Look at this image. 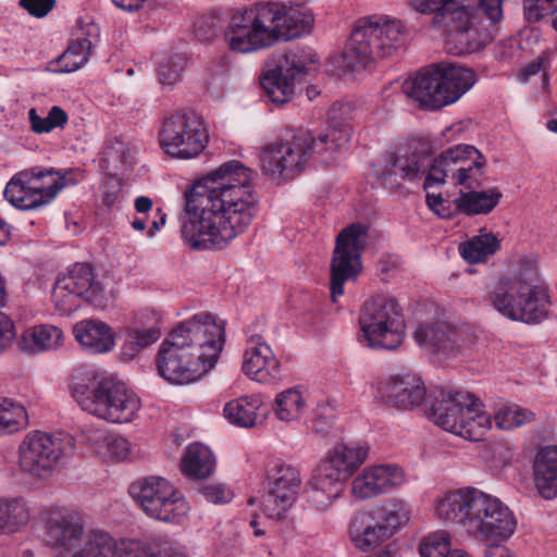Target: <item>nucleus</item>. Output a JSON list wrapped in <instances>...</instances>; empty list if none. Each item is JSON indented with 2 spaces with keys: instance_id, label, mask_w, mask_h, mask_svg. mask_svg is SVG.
I'll use <instances>...</instances> for the list:
<instances>
[{
  "instance_id": "1",
  "label": "nucleus",
  "mask_w": 557,
  "mask_h": 557,
  "mask_svg": "<svg viewBox=\"0 0 557 557\" xmlns=\"http://www.w3.org/2000/svg\"><path fill=\"white\" fill-rule=\"evenodd\" d=\"M255 171L224 162L185 191L182 238L193 249H221L244 233L258 212Z\"/></svg>"
},
{
  "instance_id": "2",
  "label": "nucleus",
  "mask_w": 557,
  "mask_h": 557,
  "mask_svg": "<svg viewBox=\"0 0 557 557\" xmlns=\"http://www.w3.org/2000/svg\"><path fill=\"white\" fill-rule=\"evenodd\" d=\"M224 323L209 312L181 322L159 348V374L173 384L197 381L216 363L223 349Z\"/></svg>"
},
{
  "instance_id": "3",
  "label": "nucleus",
  "mask_w": 557,
  "mask_h": 557,
  "mask_svg": "<svg viewBox=\"0 0 557 557\" xmlns=\"http://www.w3.org/2000/svg\"><path fill=\"white\" fill-rule=\"evenodd\" d=\"M432 24L447 33L446 47L456 55L479 51L495 37L503 20V0H409Z\"/></svg>"
},
{
  "instance_id": "4",
  "label": "nucleus",
  "mask_w": 557,
  "mask_h": 557,
  "mask_svg": "<svg viewBox=\"0 0 557 557\" xmlns=\"http://www.w3.org/2000/svg\"><path fill=\"white\" fill-rule=\"evenodd\" d=\"M436 515L459 524L468 535L484 541H506L517 525L511 510L503 502L473 487L446 494L436 506Z\"/></svg>"
},
{
  "instance_id": "5",
  "label": "nucleus",
  "mask_w": 557,
  "mask_h": 557,
  "mask_svg": "<svg viewBox=\"0 0 557 557\" xmlns=\"http://www.w3.org/2000/svg\"><path fill=\"white\" fill-rule=\"evenodd\" d=\"M349 138L350 127L335 122L318 137L301 133L269 143L260 148L261 170L274 180H292L305 170L313 156L333 153Z\"/></svg>"
},
{
  "instance_id": "6",
  "label": "nucleus",
  "mask_w": 557,
  "mask_h": 557,
  "mask_svg": "<svg viewBox=\"0 0 557 557\" xmlns=\"http://www.w3.org/2000/svg\"><path fill=\"white\" fill-rule=\"evenodd\" d=\"M536 282L535 263L520 258L508 273L495 282L486 300L509 320L539 323L547 314L548 296Z\"/></svg>"
},
{
  "instance_id": "7",
  "label": "nucleus",
  "mask_w": 557,
  "mask_h": 557,
  "mask_svg": "<svg viewBox=\"0 0 557 557\" xmlns=\"http://www.w3.org/2000/svg\"><path fill=\"white\" fill-rule=\"evenodd\" d=\"M71 393L83 410L112 423L131 422L140 408L139 398L124 383L97 381L86 369L74 372Z\"/></svg>"
},
{
  "instance_id": "8",
  "label": "nucleus",
  "mask_w": 557,
  "mask_h": 557,
  "mask_svg": "<svg viewBox=\"0 0 557 557\" xmlns=\"http://www.w3.org/2000/svg\"><path fill=\"white\" fill-rule=\"evenodd\" d=\"M404 45V26L400 21L383 15L359 18L343 53L346 67L363 70L375 59L386 58Z\"/></svg>"
},
{
  "instance_id": "9",
  "label": "nucleus",
  "mask_w": 557,
  "mask_h": 557,
  "mask_svg": "<svg viewBox=\"0 0 557 557\" xmlns=\"http://www.w3.org/2000/svg\"><path fill=\"white\" fill-rule=\"evenodd\" d=\"M474 82L475 75L472 71L454 64L440 63L406 79L403 89L420 106L437 110L459 100Z\"/></svg>"
},
{
  "instance_id": "10",
  "label": "nucleus",
  "mask_w": 557,
  "mask_h": 557,
  "mask_svg": "<svg viewBox=\"0 0 557 557\" xmlns=\"http://www.w3.org/2000/svg\"><path fill=\"white\" fill-rule=\"evenodd\" d=\"M47 541L59 557H111L114 539L106 531H84L82 517L73 511L51 515L46 523Z\"/></svg>"
},
{
  "instance_id": "11",
  "label": "nucleus",
  "mask_w": 557,
  "mask_h": 557,
  "mask_svg": "<svg viewBox=\"0 0 557 557\" xmlns=\"http://www.w3.org/2000/svg\"><path fill=\"white\" fill-rule=\"evenodd\" d=\"M362 337L375 349L393 350L405 338V320L396 299L375 296L364 301L359 315Z\"/></svg>"
},
{
  "instance_id": "12",
  "label": "nucleus",
  "mask_w": 557,
  "mask_h": 557,
  "mask_svg": "<svg viewBox=\"0 0 557 557\" xmlns=\"http://www.w3.org/2000/svg\"><path fill=\"white\" fill-rule=\"evenodd\" d=\"M486 159L471 145H457L442 152L430 166L424 189L442 185L447 180L466 189H476L483 184Z\"/></svg>"
},
{
  "instance_id": "13",
  "label": "nucleus",
  "mask_w": 557,
  "mask_h": 557,
  "mask_svg": "<svg viewBox=\"0 0 557 557\" xmlns=\"http://www.w3.org/2000/svg\"><path fill=\"white\" fill-rule=\"evenodd\" d=\"M74 449V438L69 434L34 431L18 446V468L35 479L47 480L62 458L71 456Z\"/></svg>"
},
{
  "instance_id": "14",
  "label": "nucleus",
  "mask_w": 557,
  "mask_h": 557,
  "mask_svg": "<svg viewBox=\"0 0 557 557\" xmlns=\"http://www.w3.org/2000/svg\"><path fill=\"white\" fill-rule=\"evenodd\" d=\"M133 498L151 518L180 523L188 515L189 505L183 495L165 479L149 476L129 487Z\"/></svg>"
},
{
  "instance_id": "15",
  "label": "nucleus",
  "mask_w": 557,
  "mask_h": 557,
  "mask_svg": "<svg viewBox=\"0 0 557 557\" xmlns=\"http://www.w3.org/2000/svg\"><path fill=\"white\" fill-rule=\"evenodd\" d=\"M368 226L352 223L343 228L336 238L331 261V299L336 304L344 295V284L355 281L362 270L361 255L368 243Z\"/></svg>"
},
{
  "instance_id": "16",
  "label": "nucleus",
  "mask_w": 557,
  "mask_h": 557,
  "mask_svg": "<svg viewBox=\"0 0 557 557\" xmlns=\"http://www.w3.org/2000/svg\"><path fill=\"white\" fill-rule=\"evenodd\" d=\"M242 13L258 32L264 34L263 37L270 45L301 36L310 30L313 22L311 16L301 17L298 11L277 2L258 3Z\"/></svg>"
},
{
  "instance_id": "17",
  "label": "nucleus",
  "mask_w": 557,
  "mask_h": 557,
  "mask_svg": "<svg viewBox=\"0 0 557 557\" xmlns=\"http://www.w3.org/2000/svg\"><path fill=\"white\" fill-rule=\"evenodd\" d=\"M48 171H22L15 174L4 189L5 199L15 208L30 210L50 202L71 182L65 176L52 178Z\"/></svg>"
},
{
  "instance_id": "18",
  "label": "nucleus",
  "mask_w": 557,
  "mask_h": 557,
  "mask_svg": "<svg viewBox=\"0 0 557 557\" xmlns=\"http://www.w3.org/2000/svg\"><path fill=\"white\" fill-rule=\"evenodd\" d=\"M209 140L202 121L195 114L177 112L165 119L159 134L161 148L178 159H191L201 153Z\"/></svg>"
},
{
  "instance_id": "19",
  "label": "nucleus",
  "mask_w": 557,
  "mask_h": 557,
  "mask_svg": "<svg viewBox=\"0 0 557 557\" xmlns=\"http://www.w3.org/2000/svg\"><path fill=\"white\" fill-rule=\"evenodd\" d=\"M369 447L362 444H337L314 470V490L335 497L342 484L366 461Z\"/></svg>"
},
{
  "instance_id": "20",
  "label": "nucleus",
  "mask_w": 557,
  "mask_h": 557,
  "mask_svg": "<svg viewBox=\"0 0 557 557\" xmlns=\"http://www.w3.org/2000/svg\"><path fill=\"white\" fill-rule=\"evenodd\" d=\"M429 145L412 139L399 145L394 151L386 152L379 172V180L388 187H399L400 181L420 180L428 166Z\"/></svg>"
},
{
  "instance_id": "21",
  "label": "nucleus",
  "mask_w": 557,
  "mask_h": 557,
  "mask_svg": "<svg viewBox=\"0 0 557 557\" xmlns=\"http://www.w3.org/2000/svg\"><path fill=\"white\" fill-rule=\"evenodd\" d=\"M300 490L301 475L297 468L284 463L271 468L262 497L267 517L276 520L284 518L296 502Z\"/></svg>"
},
{
  "instance_id": "22",
  "label": "nucleus",
  "mask_w": 557,
  "mask_h": 557,
  "mask_svg": "<svg viewBox=\"0 0 557 557\" xmlns=\"http://www.w3.org/2000/svg\"><path fill=\"white\" fill-rule=\"evenodd\" d=\"M314 61L301 52H288L284 60L261 79V85L270 100L277 104L289 101L295 86L310 72Z\"/></svg>"
},
{
  "instance_id": "23",
  "label": "nucleus",
  "mask_w": 557,
  "mask_h": 557,
  "mask_svg": "<svg viewBox=\"0 0 557 557\" xmlns=\"http://www.w3.org/2000/svg\"><path fill=\"white\" fill-rule=\"evenodd\" d=\"M414 338L419 345L429 347L444 359L457 357L473 343L469 327L447 323L420 325L414 332Z\"/></svg>"
},
{
  "instance_id": "24",
  "label": "nucleus",
  "mask_w": 557,
  "mask_h": 557,
  "mask_svg": "<svg viewBox=\"0 0 557 557\" xmlns=\"http://www.w3.org/2000/svg\"><path fill=\"white\" fill-rule=\"evenodd\" d=\"M377 397L398 409H412L426 400L425 386L412 373L392 374L377 382Z\"/></svg>"
},
{
  "instance_id": "25",
  "label": "nucleus",
  "mask_w": 557,
  "mask_h": 557,
  "mask_svg": "<svg viewBox=\"0 0 557 557\" xmlns=\"http://www.w3.org/2000/svg\"><path fill=\"white\" fill-rule=\"evenodd\" d=\"M406 474L397 465L385 463L367 467L352 481L351 491L356 498L370 499L404 485Z\"/></svg>"
},
{
  "instance_id": "26",
  "label": "nucleus",
  "mask_w": 557,
  "mask_h": 557,
  "mask_svg": "<svg viewBox=\"0 0 557 557\" xmlns=\"http://www.w3.org/2000/svg\"><path fill=\"white\" fill-rule=\"evenodd\" d=\"M469 400H471L469 393L434 388L426 398L428 417L443 430L458 435V430L449 428L446 422L459 426Z\"/></svg>"
},
{
  "instance_id": "27",
  "label": "nucleus",
  "mask_w": 557,
  "mask_h": 557,
  "mask_svg": "<svg viewBox=\"0 0 557 557\" xmlns=\"http://www.w3.org/2000/svg\"><path fill=\"white\" fill-rule=\"evenodd\" d=\"M98 26L94 23H88L86 27H82L69 44L66 50L50 61L46 70L55 74H67L81 69L87 63L98 41Z\"/></svg>"
},
{
  "instance_id": "28",
  "label": "nucleus",
  "mask_w": 557,
  "mask_h": 557,
  "mask_svg": "<svg viewBox=\"0 0 557 557\" xmlns=\"http://www.w3.org/2000/svg\"><path fill=\"white\" fill-rule=\"evenodd\" d=\"M243 371L260 383H273L280 377V361L262 336L249 338L244 354Z\"/></svg>"
},
{
  "instance_id": "29",
  "label": "nucleus",
  "mask_w": 557,
  "mask_h": 557,
  "mask_svg": "<svg viewBox=\"0 0 557 557\" xmlns=\"http://www.w3.org/2000/svg\"><path fill=\"white\" fill-rule=\"evenodd\" d=\"M349 532L355 546L364 553L375 549L394 535L374 507L357 512Z\"/></svg>"
},
{
  "instance_id": "30",
  "label": "nucleus",
  "mask_w": 557,
  "mask_h": 557,
  "mask_svg": "<svg viewBox=\"0 0 557 557\" xmlns=\"http://www.w3.org/2000/svg\"><path fill=\"white\" fill-rule=\"evenodd\" d=\"M263 35L252 23L246 21V16L242 12H237L232 16L225 39L232 51L247 53L271 46Z\"/></svg>"
},
{
  "instance_id": "31",
  "label": "nucleus",
  "mask_w": 557,
  "mask_h": 557,
  "mask_svg": "<svg viewBox=\"0 0 557 557\" xmlns=\"http://www.w3.org/2000/svg\"><path fill=\"white\" fill-rule=\"evenodd\" d=\"M263 35L252 23L246 21V16L242 12H237L232 16L225 39L232 51L247 53L271 46Z\"/></svg>"
},
{
  "instance_id": "32",
  "label": "nucleus",
  "mask_w": 557,
  "mask_h": 557,
  "mask_svg": "<svg viewBox=\"0 0 557 557\" xmlns=\"http://www.w3.org/2000/svg\"><path fill=\"white\" fill-rule=\"evenodd\" d=\"M62 282L74 290L82 299L101 307L106 304L102 285L97 281L91 267L87 263H76Z\"/></svg>"
},
{
  "instance_id": "33",
  "label": "nucleus",
  "mask_w": 557,
  "mask_h": 557,
  "mask_svg": "<svg viewBox=\"0 0 557 557\" xmlns=\"http://www.w3.org/2000/svg\"><path fill=\"white\" fill-rule=\"evenodd\" d=\"M534 483L539 494L547 500L557 496V446L542 448L533 462Z\"/></svg>"
},
{
  "instance_id": "34",
  "label": "nucleus",
  "mask_w": 557,
  "mask_h": 557,
  "mask_svg": "<svg viewBox=\"0 0 557 557\" xmlns=\"http://www.w3.org/2000/svg\"><path fill=\"white\" fill-rule=\"evenodd\" d=\"M77 342L90 354H104L114 346L111 327L99 320H84L73 329Z\"/></svg>"
},
{
  "instance_id": "35",
  "label": "nucleus",
  "mask_w": 557,
  "mask_h": 557,
  "mask_svg": "<svg viewBox=\"0 0 557 557\" xmlns=\"http://www.w3.org/2000/svg\"><path fill=\"white\" fill-rule=\"evenodd\" d=\"M460 422L459 426L447 422L446 425L458 430V436L475 442L480 441L492 426L491 416L484 411L482 403L473 395L465 407Z\"/></svg>"
},
{
  "instance_id": "36",
  "label": "nucleus",
  "mask_w": 557,
  "mask_h": 557,
  "mask_svg": "<svg viewBox=\"0 0 557 557\" xmlns=\"http://www.w3.org/2000/svg\"><path fill=\"white\" fill-rule=\"evenodd\" d=\"M63 332L50 324L35 325L25 330L17 342L21 351L35 355L55 349L61 345Z\"/></svg>"
},
{
  "instance_id": "37",
  "label": "nucleus",
  "mask_w": 557,
  "mask_h": 557,
  "mask_svg": "<svg viewBox=\"0 0 557 557\" xmlns=\"http://www.w3.org/2000/svg\"><path fill=\"white\" fill-rule=\"evenodd\" d=\"M262 401L258 396H242L225 404L223 413L227 421L239 428H253L262 422L259 410Z\"/></svg>"
},
{
  "instance_id": "38",
  "label": "nucleus",
  "mask_w": 557,
  "mask_h": 557,
  "mask_svg": "<svg viewBox=\"0 0 557 557\" xmlns=\"http://www.w3.org/2000/svg\"><path fill=\"white\" fill-rule=\"evenodd\" d=\"M469 190L468 193L461 191L454 200L456 208L467 215L490 213L503 197V194L496 187L483 191Z\"/></svg>"
},
{
  "instance_id": "39",
  "label": "nucleus",
  "mask_w": 557,
  "mask_h": 557,
  "mask_svg": "<svg viewBox=\"0 0 557 557\" xmlns=\"http://www.w3.org/2000/svg\"><path fill=\"white\" fill-rule=\"evenodd\" d=\"M215 459L211 450L202 444H191L187 447L181 462L182 472L190 478L205 479L212 474Z\"/></svg>"
},
{
  "instance_id": "40",
  "label": "nucleus",
  "mask_w": 557,
  "mask_h": 557,
  "mask_svg": "<svg viewBox=\"0 0 557 557\" xmlns=\"http://www.w3.org/2000/svg\"><path fill=\"white\" fill-rule=\"evenodd\" d=\"M500 247L499 240L492 233H483L459 245L461 257L469 263H480L487 260Z\"/></svg>"
},
{
  "instance_id": "41",
  "label": "nucleus",
  "mask_w": 557,
  "mask_h": 557,
  "mask_svg": "<svg viewBox=\"0 0 557 557\" xmlns=\"http://www.w3.org/2000/svg\"><path fill=\"white\" fill-rule=\"evenodd\" d=\"M306 410V400L299 388L293 387L276 395L274 413L281 421H297Z\"/></svg>"
},
{
  "instance_id": "42",
  "label": "nucleus",
  "mask_w": 557,
  "mask_h": 557,
  "mask_svg": "<svg viewBox=\"0 0 557 557\" xmlns=\"http://www.w3.org/2000/svg\"><path fill=\"white\" fill-rule=\"evenodd\" d=\"M160 336L161 332L158 326L129 327L126 331L122 356L127 359L134 358L141 350L156 343Z\"/></svg>"
},
{
  "instance_id": "43",
  "label": "nucleus",
  "mask_w": 557,
  "mask_h": 557,
  "mask_svg": "<svg viewBox=\"0 0 557 557\" xmlns=\"http://www.w3.org/2000/svg\"><path fill=\"white\" fill-rule=\"evenodd\" d=\"M89 442L99 454L106 449L104 454L116 460H125L131 455V443L119 434H106L97 430L89 436Z\"/></svg>"
},
{
  "instance_id": "44",
  "label": "nucleus",
  "mask_w": 557,
  "mask_h": 557,
  "mask_svg": "<svg viewBox=\"0 0 557 557\" xmlns=\"http://www.w3.org/2000/svg\"><path fill=\"white\" fill-rule=\"evenodd\" d=\"M28 519V510L23 500H0V533H12Z\"/></svg>"
},
{
  "instance_id": "45",
  "label": "nucleus",
  "mask_w": 557,
  "mask_h": 557,
  "mask_svg": "<svg viewBox=\"0 0 557 557\" xmlns=\"http://www.w3.org/2000/svg\"><path fill=\"white\" fill-rule=\"evenodd\" d=\"M136 148L121 139H113L104 149L103 161L107 162L108 168L119 172H124L129 169L134 162Z\"/></svg>"
},
{
  "instance_id": "46",
  "label": "nucleus",
  "mask_w": 557,
  "mask_h": 557,
  "mask_svg": "<svg viewBox=\"0 0 557 557\" xmlns=\"http://www.w3.org/2000/svg\"><path fill=\"white\" fill-rule=\"evenodd\" d=\"M27 425V413L22 405L0 401V435L17 432Z\"/></svg>"
},
{
  "instance_id": "47",
  "label": "nucleus",
  "mask_w": 557,
  "mask_h": 557,
  "mask_svg": "<svg viewBox=\"0 0 557 557\" xmlns=\"http://www.w3.org/2000/svg\"><path fill=\"white\" fill-rule=\"evenodd\" d=\"M30 129L36 134L49 133L54 128H64L69 121L67 113L58 106H53L46 117L38 115L37 110L32 108L28 111Z\"/></svg>"
},
{
  "instance_id": "48",
  "label": "nucleus",
  "mask_w": 557,
  "mask_h": 557,
  "mask_svg": "<svg viewBox=\"0 0 557 557\" xmlns=\"http://www.w3.org/2000/svg\"><path fill=\"white\" fill-rule=\"evenodd\" d=\"M535 414L520 406H510L499 409L494 417L495 424L499 430H512L532 422Z\"/></svg>"
},
{
  "instance_id": "49",
  "label": "nucleus",
  "mask_w": 557,
  "mask_h": 557,
  "mask_svg": "<svg viewBox=\"0 0 557 557\" xmlns=\"http://www.w3.org/2000/svg\"><path fill=\"white\" fill-rule=\"evenodd\" d=\"M374 509L380 512V516H382L383 521L389 527L393 534H395L399 527L407 523L410 518L409 506L400 499H393L383 506H374Z\"/></svg>"
},
{
  "instance_id": "50",
  "label": "nucleus",
  "mask_w": 557,
  "mask_h": 557,
  "mask_svg": "<svg viewBox=\"0 0 557 557\" xmlns=\"http://www.w3.org/2000/svg\"><path fill=\"white\" fill-rule=\"evenodd\" d=\"M419 552L421 557H449V535L444 531L430 534L422 540Z\"/></svg>"
},
{
  "instance_id": "51",
  "label": "nucleus",
  "mask_w": 557,
  "mask_h": 557,
  "mask_svg": "<svg viewBox=\"0 0 557 557\" xmlns=\"http://www.w3.org/2000/svg\"><path fill=\"white\" fill-rule=\"evenodd\" d=\"M81 299L74 290L65 286L62 280H58L52 290V300L62 314H70L79 308Z\"/></svg>"
},
{
  "instance_id": "52",
  "label": "nucleus",
  "mask_w": 557,
  "mask_h": 557,
  "mask_svg": "<svg viewBox=\"0 0 557 557\" xmlns=\"http://www.w3.org/2000/svg\"><path fill=\"white\" fill-rule=\"evenodd\" d=\"M186 64V58L182 54H173L159 64L160 83L166 86L176 84L182 76Z\"/></svg>"
},
{
  "instance_id": "53",
  "label": "nucleus",
  "mask_w": 557,
  "mask_h": 557,
  "mask_svg": "<svg viewBox=\"0 0 557 557\" xmlns=\"http://www.w3.org/2000/svg\"><path fill=\"white\" fill-rule=\"evenodd\" d=\"M156 554L149 546L140 541L131 539H114V547L111 557H154Z\"/></svg>"
},
{
  "instance_id": "54",
  "label": "nucleus",
  "mask_w": 557,
  "mask_h": 557,
  "mask_svg": "<svg viewBox=\"0 0 557 557\" xmlns=\"http://www.w3.org/2000/svg\"><path fill=\"white\" fill-rule=\"evenodd\" d=\"M524 16L530 23H536L544 16L557 13V0H524Z\"/></svg>"
},
{
  "instance_id": "55",
  "label": "nucleus",
  "mask_w": 557,
  "mask_h": 557,
  "mask_svg": "<svg viewBox=\"0 0 557 557\" xmlns=\"http://www.w3.org/2000/svg\"><path fill=\"white\" fill-rule=\"evenodd\" d=\"M5 302L4 282L0 277V307ZM15 331L13 322L4 314L0 313V352H2L14 339Z\"/></svg>"
},
{
  "instance_id": "56",
  "label": "nucleus",
  "mask_w": 557,
  "mask_h": 557,
  "mask_svg": "<svg viewBox=\"0 0 557 557\" xmlns=\"http://www.w3.org/2000/svg\"><path fill=\"white\" fill-rule=\"evenodd\" d=\"M18 4L35 17L46 16L55 5V0H20Z\"/></svg>"
},
{
  "instance_id": "57",
  "label": "nucleus",
  "mask_w": 557,
  "mask_h": 557,
  "mask_svg": "<svg viewBox=\"0 0 557 557\" xmlns=\"http://www.w3.org/2000/svg\"><path fill=\"white\" fill-rule=\"evenodd\" d=\"M549 67V53L543 52L537 59L533 60L520 70L519 78L525 83L531 76L540 72L547 71Z\"/></svg>"
},
{
  "instance_id": "58",
  "label": "nucleus",
  "mask_w": 557,
  "mask_h": 557,
  "mask_svg": "<svg viewBox=\"0 0 557 557\" xmlns=\"http://www.w3.org/2000/svg\"><path fill=\"white\" fill-rule=\"evenodd\" d=\"M203 496L213 504L226 503L231 499V493L222 485H206L202 487Z\"/></svg>"
},
{
  "instance_id": "59",
  "label": "nucleus",
  "mask_w": 557,
  "mask_h": 557,
  "mask_svg": "<svg viewBox=\"0 0 557 557\" xmlns=\"http://www.w3.org/2000/svg\"><path fill=\"white\" fill-rule=\"evenodd\" d=\"M426 203L429 208L438 214L442 218H446L449 215L445 210V200L442 198L440 194L426 193Z\"/></svg>"
},
{
  "instance_id": "60",
  "label": "nucleus",
  "mask_w": 557,
  "mask_h": 557,
  "mask_svg": "<svg viewBox=\"0 0 557 557\" xmlns=\"http://www.w3.org/2000/svg\"><path fill=\"white\" fill-rule=\"evenodd\" d=\"M113 3L125 10V11H129V12H134V11H137L139 10L146 0H112Z\"/></svg>"
},
{
  "instance_id": "61",
  "label": "nucleus",
  "mask_w": 557,
  "mask_h": 557,
  "mask_svg": "<svg viewBox=\"0 0 557 557\" xmlns=\"http://www.w3.org/2000/svg\"><path fill=\"white\" fill-rule=\"evenodd\" d=\"M485 557H512V554L505 546L491 545L485 549Z\"/></svg>"
},
{
  "instance_id": "62",
  "label": "nucleus",
  "mask_w": 557,
  "mask_h": 557,
  "mask_svg": "<svg viewBox=\"0 0 557 557\" xmlns=\"http://www.w3.org/2000/svg\"><path fill=\"white\" fill-rule=\"evenodd\" d=\"M134 207L137 213H147L152 209V200L146 196L137 197Z\"/></svg>"
},
{
  "instance_id": "63",
  "label": "nucleus",
  "mask_w": 557,
  "mask_h": 557,
  "mask_svg": "<svg viewBox=\"0 0 557 557\" xmlns=\"http://www.w3.org/2000/svg\"><path fill=\"white\" fill-rule=\"evenodd\" d=\"M157 213L159 214V220H154L149 227L147 235L149 237H153L154 234L165 224L166 215L159 208L157 209Z\"/></svg>"
},
{
  "instance_id": "64",
  "label": "nucleus",
  "mask_w": 557,
  "mask_h": 557,
  "mask_svg": "<svg viewBox=\"0 0 557 557\" xmlns=\"http://www.w3.org/2000/svg\"><path fill=\"white\" fill-rule=\"evenodd\" d=\"M11 236V226L0 219V245H4Z\"/></svg>"
}]
</instances>
